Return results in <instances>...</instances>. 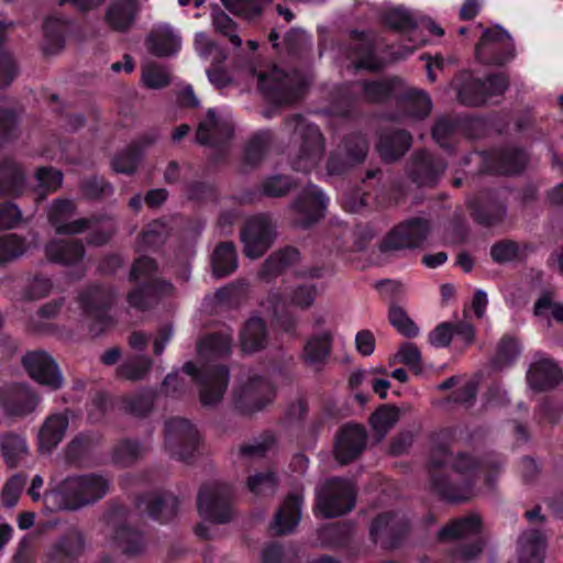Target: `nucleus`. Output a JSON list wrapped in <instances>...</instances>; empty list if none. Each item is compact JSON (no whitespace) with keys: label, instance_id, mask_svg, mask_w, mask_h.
I'll return each mask as SVG.
<instances>
[{"label":"nucleus","instance_id":"60","mask_svg":"<svg viewBox=\"0 0 563 563\" xmlns=\"http://www.w3.org/2000/svg\"><path fill=\"white\" fill-rule=\"evenodd\" d=\"M527 163L525 152L514 150L503 154L501 164L497 167V172L501 174H517L523 169Z\"/></svg>","mask_w":563,"mask_h":563},{"label":"nucleus","instance_id":"24","mask_svg":"<svg viewBox=\"0 0 563 563\" xmlns=\"http://www.w3.org/2000/svg\"><path fill=\"white\" fill-rule=\"evenodd\" d=\"M395 99L405 115L413 119L427 117L432 107L431 100L424 91L407 87L402 81Z\"/></svg>","mask_w":563,"mask_h":563},{"label":"nucleus","instance_id":"44","mask_svg":"<svg viewBox=\"0 0 563 563\" xmlns=\"http://www.w3.org/2000/svg\"><path fill=\"white\" fill-rule=\"evenodd\" d=\"M212 273L216 277H224L238 267V257L234 245L231 242L219 244L211 257Z\"/></svg>","mask_w":563,"mask_h":563},{"label":"nucleus","instance_id":"9","mask_svg":"<svg viewBox=\"0 0 563 563\" xmlns=\"http://www.w3.org/2000/svg\"><path fill=\"white\" fill-rule=\"evenodd\" d=\"M200 444L197 428L183 418H172L165 427V446L172 456L188 461Z\"/></svg>","mask_w":563,"mask_h":563},{"label":"nucleus","instance_id":"14","mask_svg":"<svg viewBox=\"0 0 563 563\" xmlns=\"http://www.w3.org/2000/svg\"><path fill=\"white\" fill-rule=\"evenodd\" d=\"M429 232V224L422 219H412L395 227L383 240V251H400L420 247Z\"/></svg>","mask_w":563,"mask_h":563},{"label":"nucleus","instance_id":"27","mask_svg":"<svg viewBox=\"0 0 563 563\" xmlns=\"http://www.w3.org/2000/svg\"><path fill=\"white\" fill-rule=\"evenodd\" d=\"M70 487L81 489V498L73 499L74 506H86L102 498L109 490V482L104 477L96 474L73 476L69 482Z\"/></svg>","mask_w":563,"mask_h":563},{"label":"nucleus","instance_id":"51","mask_svg":"<svg viewBox=\"0 0 563 563\" xmlns=\"http://www.w3.org/2000/svg\"><path fill=\"white\" fill-rule=\"evenodd\" d=\"M221 2L231 13L250 20L262 13L268 0H221Z\"/></svg>","mask_w":563,"mask_h":563},{"label":"nucleus","instance_id":"32","mask_svg":"<svg viewBox=\"0 0 563 563\" xmlns=\"http://www.w3.org/2000/svg\"><path fill=\"white\" fill-rule=\"evenodd\" d=\"M108 533L111 536V545L118 548L123 553L136 554L144 548L142 536L125 525H119L114 516L109 519Z\"/></svg>","mask_w":563,"mask_h":563},{"label":"nucleus","instance_id":"19","mask_svg":"<svg viewBox=\"0 0 563 563\" xmlns=\"http://www.w3.org/2000/svg\"><path fill=\"white\" fill-rule=\"evenodd\" d=\"M329 199L317 186H308L292 203L300 216V225L307 227L324 216Z\"/></svg>","mask_w":563,"mask_h":563},{"label":"nucleus","instance_id":"20","mask_svg":"<svg viewBox=\"0 0 563 563\" xmlns=\"http://www.w3.org/2000/svg\"><path fill=\"white\" fill-rule=\"evenodd\" d=\"M69 426L68 413L54 412L48 415L37 431V446L41 454H51L64 440Z\"/></svg>","mask_w":563,"mask_h":563},{"label":"nucleus","instance_id":"56","mask_svg":"<svg viewBox=\"0 0 563 563\" xmlns=\"http://www.w3.org/2000/svg\"><path fill=\"white\" fill-rule=\"evenodd\" d=\"M26 250L25 241L16 234L0 236V264L23 255Z\"/></svg>","mask_w":563,"mask_h":563},{"label":"nucleus","instance_id":"58","mask_svg":"<svg viewBox=\"0 0 563 563\" xmlns=\"http://www.w3.org/2000/svg\"><path fill=\"white\" fill-rule=\"evenodd\" d=\"M247 486L255 495H271L276 489V478L272 472L257 473L249 477Z\"/></svg>","mask_w":563,"mask_h":563},{"label":"nucleus","instance_id":"46","mask_svg":"<svg viewBox=\"0 0 563 563\" xmlns=\"http://www.w3.org/2000/svg\"><path fill=\"white\" fill-rule=\"evenodd\" d=\"M481 528V519L477 515L452 520L439 532V538L443 541L452 539L468 538L476 534Z\"/></svg>","mask_w":563,"mask_h":563},{"label":"nucleus","instance_id":"38","mask_svg":"<svg viewBox=\"0 0 563 563\" xmlns=\"http://www.w3.org/2000/svg\"><path fill=\"white\" fill-rule=\"evenodd\" d=\"M174 287L170 283L163 280H153L150 284L132 290L128 295V302L131 307L140 310L146 309L155 296H165L172 294Z\"/></svg>","mask_w":563,"mask_h":563},{"label":"nucleus","instance_id":"1","mask_svg":"<svg viewBox=\"0 0 563 563\" xmlns=\"http://www.w3.org/2000/svg\"><path fill=\"white\" fill-rule=\"evenodd\" d=\"M476 466L466 453L452 459L445 445H435L428 462L430 488L449 501L468 500L479 492L474 488Z\"/></svg>","mask_w":563,"mask_h":563},{"label":"nucleus","instance_id":"41","mask_svg":"<svg viewBox=\"0 0 563 563\" xmlns=\"http://www.w3.org/2000/svg\"><path fill=\"white\" fill-rule=\"evenodd\" d=\"M25 175L12 159L0 163V197L18 195L24 186Z\"/></svg>","mask_w":563,"mask_h":563},{"label":"nucleus","instance_id":"35","mask_svg":"<svg viewBox=\"0 0 563 563\" xmlns=\"http://www.w3.org/2000/svg\"><path fill=\"white\" fill-rule=\"evenodd\" d=\"M241 347L245 353H253L264 349L268 335L266 324L257 316L251 317L244 324L241 335Z\"/></svg>","mask_w":563,"mask_h":563},{"label":"nucleus","instance_id":"13","mask_svg":"<svg viewBox=\"0 0 563 563\" xmlns=\"http://www.w3.org/2000/svg\"><path fill=\"white\" fill-rule=\"evenodd\" d=\"M274 238V227L267 216L250 218L241 232L245 255L250 258L261 257L271 247Z\"/></svg>","mask_w":563,"mask_h":563},{"label":"nucleus","instance_id":"15","mask_svg":"<svg viewBox=\"0 0 563 563\" xmlns=\"http://www.w3.org/2000/svg\"><path fill=\"white\" fill-rule=\"evenodd\" d=\"M22 362L29 375L38 384L51 390L59 389L63 386L64 378L58 365L46 352H30Z\"/></svg>","mask_w":563,"mask_h":563},{"label":"nucleus","instance_id":"34","mask_svg":"<svg viewBox=\"0 0 563 563\" xmlns=\"http://www.w3.org/2000/svg\"><path fill=\"white\" fill-rule=\"evenodd\" d=\"M45 254L51 262L66 266L81 262L85 250L79 241H53L45 246Z\"/></svg>","mask_w":563,"mask_h":563},{"label":"nucleus","instance_id":"63","mask_svg":"<svg viewBox=\"0 0 563 563\" xmlns=\"http://www.w3.org/2000/svg\"><path fill=\"white\" fill-rule=\"evenodd\" d=\"M142 453L141 445L135 441H122L120 442L113 452V457L117 463L121 465H128L136 460Z\"/></svg>","mask_w":563,"mask_h":563},{"label":"nucleus","instance_id":"17","mask_svg":"<svg viewBox=\"0 0 563 563\" xmlns=\"http://www.w3.org/2000/svg\"><path fill=\"white\" fill-rule=\"evenodd\" d=\"M233 133V123L229 113L209 109L206 119L197 129V142L203 145L217 146L229 140Z\"/></svg>","mask_w":563,"mask_h":563},{"label":"nucleus","instance_id":"64","mask_svg":"<svg viewBox=\"0 0 563 563\" xmlns=\"http://www.w3.org/2000/svg\"><path fill=\"white\" fill-rule=\"evenodd\" d=\"M24 485L25 478L21 475H14L7 482L2 490V501L7 507L16 505Z\"/></svg>","mask_w":563,"mask_h":563},{"label":"nucleus","instance_id":"48","mask_svg":"<svg viewBox=\"0 0 563 563\" xmlns=\"http://www.w3.org/2000/svg\"><path fill=\"white\" fill-rule=\"evenodd\" d=\"M298 258V251L291 247L274 253L263 265L261 275L263 278H269L295 264Z\"/></svg>","mask_w":563,"mask_h":563},{"label":"nucleus","instance_id":"5","mask_svg":"<svg viewBox=\"0 0 563 563\" xmlns=\"http://www.w3.org/2000/svg\"><path fill=\"white\" fill-rule=\"evenodd\" d=\"M230 499V489L224 484L210 483L201 487L198 495V511L203 522L196 528V533L199 537L205 539L212 537L207 522L224 523L231 519Z\"/></svg>","mask_w":563,"mask_h":563},{"label":"nucleus","instance_id":"6","mask_svg":"<svg viewBox=\"0 0 563 563\" xmlns=\"http://www.w3.org/2000/svg\"><path fill=\"white\" fill-rule=\"evenodd\" d=\"M113 300V294L99 286H90L82 290L77 299L80 309L79 322L86 324L89 331L98 335L111 324L108 309Z\"/></svg>","mask_w":563,"mask_h":563},{"label":"nucleus","instance_id":"23","mask_svg":"<svg viewBox=\"0 0 563 563\" xmlns=\"http://www.w3.org/2000/svg\"><path fill=\"white\" fill-rule=\"evenodd\" d=\"M385 22L390 27L398 30L400 32H410V36L408 37V42L411 45H406L405 53H396L397 58H402L406 55L412 53L419 45L424 43V40L419 35V32L416 30L417 21L412 13L404 8H395L389 10L385 15Z\"/></svg>","mask_w":563,"mask_h":563},{"label":"nucleus","instance_id":"22","mask_svg":"<svg viewBox=\"0 0 563 563\" xmlns=\"http://www.w3.org/2000/svg\"><path fill=\"white\" fill-rule=\"evenodd\" d=\"M366 432L363 427L347 424L343 427L335 441V457L341 464L354 460L364 449Z\"/></svg>","mask_w":563,"mask_h":563},{"label":"nucleus","instance_id":"8","mask_svg":"<svg viewBox=\"0 0 563 563\" xmlns=\"http://www.w3.org/2000/svg\"><path fill=\"white\" fill-rule=\"evenodd\" d=\"M183 371L199 383L202 406H216L222 400L229 383V371L225 366L206 365L202 369H197L194 363L188 362Z\"/></svg>","mask_w":563,"mask_h":563},{"label":"nucleus","instance_id":"11","mask_svg":"<svg viewBox=\"0 0 563 563\" xmlns=\"http://www.w3.org/2000/svg\"><path fill=\"white\" fill-rule=\"evenodd\" d=\"M460 81L459 100L472 107L486 103L489 97L501 95L508 88V79L501 74L489 76L485 81L474 78L471 74H464Z\"/></svg>","mask_w":563,"mask_h":563},{"label":"nucleus","instance_id":"28","mask_svg":"<svg viewBox=\"0 0 563 563\" xmlns=\"http://www.w3.org/2000/svg\"><path fill=\"white\" fill-rule=\"evenodd\" d=\"M446 168V164L427 152L417 154L411 167L412 179L419 186H432Z\"/></svg>","mask_w":563,"mask_h":563},{"label":"nucleus","instance_id":"59","mask_svg":"<svg viewBox=\"0 0 563 563\" xmlns=\"http://www.w3.org/2000/svg\"><path fill=\"white\" fill-rule=\"evenodd\" d=\"M212 24L218 32L228 36L235 47H240L242 45L241 37L235 33L236 25L227 13L223 11L214 12L212 16Z\"/></svg>","mask_w":563,"mask_h":563},{"label":"nucleus","instance_id":"61","mask_svg":"<svg viewBox=\"0 0 563 563\" xmlns=\"http://www.w3.org/2000/svg\"><path fill=\"white\" fill-rule=\"evenodd\" d=\"M520 349L515 339L504 338L500 340L495 356V363L498 367L510 364L519 355Z\"/></svg>","mask_w":563,"mask_h":563},{"label":"nucleus","instance_id":"7","mask_svg":"<svg viewBox=\"0 0 563 563\" xmlns=\"http://www.w3.org/2000/svg\"><path fill=\"white\" fill-rule=\"evenodd\" d=\"M317 512L322 517L342 516L354 507L355 488L351 481L333 478L317 489Z\"/></svg>","mask_w":563,"mask_h":563},{"label":"nucleus","instance_id":"52","mask_svg":"<svg viewBox=\"0 0 563 563\" xmlns=\"http://www.w3.org/2000/svg\"><path fill=\"white\" fill-rule=\"evenodd\" d=\"M1 449L7 463L15 466L27 454V444L24 438L8 434L1 441Z\"/></svg>","mask_w":563,"mask_h":563},{"label":"nucleus","instance_id":"3","mask_svg":"<svg viewBox=\"0 0 563 563\" xmlns=\"http://www.w3.org/2000/svg\"><path fill=\"white\" fill-rule=\"evenodd\" d=\"M284 129L292 133L297 150L291 157L294 169L308 173L321 162L324 153V139L316 124L309 123L301 115L288 119Z\"/></svg>","mask_w":563,"mask_h":563},{"label":"nucleus","instance_id":"18","mask_svg":"<svg viewBox=\"0 0 563 563\" xmlns=\"http://www.w3.org/2000/svg\"><path fill=\"white\" fill-rule=\"evenodd\" d=\"M41 398L25 385H14L0 391V404L10 416L24 417L32 413Z\"/></svg>","mask_w":563,"mask_h":563},{"label":"nucleus","instance_id":"43","mask_svg":"<svg viewBox=\"0 0 563 563\" xmlns=\"http://www.w3.org/2000/svg\"><path fill=\"white\" fill-rule=\"evenodd\" d=\"M400 79H385L379 81L363 82L360 85L362 88L361 100L367 102H380L389 98H395L397 90L400 89Z\"/></svg>","mask_w":563,"mask_h":563},{"label":"nucleus","instance_id":"33","mask_svg":"<svg viewBox=\"0 0 563 563\" xmlns=\"http://www.w3.org/2000/svg\"><path fill=\"white\" fill-rule=\"evenodd\" d=\"M71 481L73 476H69L45 493L44 501L48 508L52 510H77L82 507L71 505L73 499L84 497L81 489L70 487L69 482Z\"/></svg>","mask_w":563,"mask_h":563},{"label":"nucleus","instance_id":"57","mask_svg":"<svg viewBox=\"0 0 563 563\" xmlns=\"http://www.w3.org/2000/svg\"><path fill=\"white\" fill-rule=\"evenodd\" d=\"M388 319L393 327H395L401 334L408 338H415L418 335V327L400 306H390Z\"/></svg>","mask_w":563,"mask_h":563},{"label":"nucleus","instance_id":"49","mask_svg":"<svg viewBox=\"0 0 563 563\" xmlns=\"http://www.w3.org/2000/svg\"><path fill=\"white\" fill-rule=\"evenodd\" d=\"M534 313L549 322L551 320L563 322V302L556 300L553 292L547 291L536 301Z\"/></svg>","mask_w":563,"mask_h":563},{"label":"nucleus","instance_id":"21","mask_svg":"<svg viewBox=\"0 0 563 563\" xmlns=\"http://www.w3.org/2000/svg\"><path fill=\"white\" fill-rule=\"evenodd\" d=\"M145 46L151 54L166 57L179 52L181 38L172 25L159 23L146 36Z\"/></svg>","mask_w":563,"mask_h":563},{"label":"nucleus","instance_id":"31","mask_svg":"<svg viewBox=\"0 0 563 563\" xmlns=\"http://www.w3.org/2000/svg\"><path fill=\"white\" fill-rule=\"evenodd\" d=\"M561 379L562 373L551 360L536 362L527 373L528 384L534 390L553 388Z\"/></svg>","mask_w":563,"mask_h":563},{"label":"nucleus","instance_id":"12","mask_svg":"<svg viewBox=\"0 0 563 563\" xmlns=\"http://www.w3.org/2000/svg\"><path fill=\"white\" fill-rule=\"evenodd\" d=\"M257 79L260 88L279 103L296 100L305 88V81L297 73L289 75L277 67L267 74H258Z\"/></svg>","mask_w":563,"mask_h":563},{"label":"nucleus","instance_id":"54","mask_svg":"<svg viewBox=\"0 0 563 563\" xmlns=\"http://www.w3.org/2000/svg\"><path fill=\"white\" fill-rule=\"evenodd\" d=\"M273 135L271 131H260L250 140L246 151L245 161L250 165L257 164L265 154L267 146L271 144Z\"/></svg>","mask_w":563,"mask_h":563},{"label":"nucleus","instance_id":"39","mask_svg":"<svg viewBox=\"0 0 563 563\" xmlns=\"http://www.w3.org/2000/svg\"><path fill=\"white\" fill-rule=\"evenodd\" d=\"M136 13L135 0H118L109 7L106 21L112 29L125 31L133 24Z\"/></svg>","mask_w":563,"mask_h":563},{"label":"nucleus","instance_id":"47","mask_svg":"<svg viewBox=\"0 0 563 563\" xmlns=\"http://www.w3.org/2000/svg\"><path fill=\"white\" fill-rule=\"evenodd\" d=\"M347 58L356 69L377 70L383 66V62L374 54L372 43L365 40H360L349 53Z\"/></svg>","mask_w":563,"mask_h":563},{"label":"nucleus","instance_id":"53","mask_svg":"<svg viewBox=\"0 0 563 563\" xmlns=\"http://www.w3.org/2000/svg\"><path fill=\"white\" fill-rule=\"evenodd\" d=\"M398 419L399 412L396 408L383 406L372 415L369 422L379 439H382L396 424Z\"/></svg>","mask_w":563,"mask_h":563},{"label":"nucleus","instance_id":"4","mask_svg":"<svg viewBox=\"0 0 563 563\" xmlns=\"http://www.w3.org/2000/svg\"><path fill=\"white\" fill-rule=\"evenodd\" d=\"M275 399L273 384L263 376L250 374L241 376L231 394L233 409L240 415L250 416L265 409Z\"/></svg>","mask_w":563,"mask_h":563},{"label":"nucleus","instance_id":"45","mask_svg":"<svg viewBox=\"0 0 563 563\" xmlns=\"http://www.w3.org/2000/svg\"><path fill=\"white\" fill-rule=\"evenodd\" d=\"M66 30L67 21L62 18L51 16L45 21L43 49L46 54H56L63 48Z\"/></svg>","mask_w":563,"mask_h":563},{"label":"nucleus","instance_id":"29","mask_svg":"<svg viewBox=\"0 0 563 563\" xmlns=\"http://www.w3.org/2000/svg\"><path fill=\"white\" fill-rule=\"evenodd\" d=\"M302 496L299 493L290 494L275 514L272 529L277 534L291 532L301 517Z\"/></svg>","mask_w":563,"mask_h":563},{"label":"nucleus","instance_id":"25","mask_svg":"<svg viewBox=\"0 0 563 563\" xmlns=\"http://www.w3.org/2000/svg\"><path fill=\"white\" fill-rule=\"evenodd\" d=\"M547 539L537 528L528 529L519 537L517 554L519 563H542L545 558Z\"/></svg>","mask_w":563,"mask_h":563},{"label":"nucleus","instance_id":"40","mask_svg":"<svg viewBox=\"0 0 563 563\" xmlns=\"http://www.w3.org/2000/svg\"><path fill=\"white\" fill-rule=\"evenodd\" d=\"M411 145V135L405 131H397L380 136L377 145L383 159L394 161L402 156Z\"/></svg>","mask_w":563,"mask_h":563},{"label":"nucleus","instance_id":"30","mask_svg":"<svg viewBox=\"0 0 563 563\" xmlns=\"http://www.w3.org/2000/svg\"><path fill=\"white\" fill-rule=\"evenodd\" d=\"M405 532L402 520L393 514L378 516L371 527V536L375 542L391 548L397 544V538Z\"/></svg>","mask_w":563,"mask_h":563},{"label":"nucleus","instance_id":"26","mask_svg":"<svg viewBox=\"0 0 563 563\" xmlns=\"http://www.w3.org/2000/svg\"><path fill=\"white\" fill-rule=\"evenodd\" d=\"M137 508L155 520L166 522L176 515L178 500L169 493L150 494L137 503Z\"/></svg>","mask_w":563,"mask_h":563},{"label":"nucleus","instance_id":"2","mask_svg":"<svg viewBox=\"0 0 563 563\" xmlns=\"http://www.w3.org/2000/svg\"><path fill=\"white\" fill-rule=\"evenodd\" d=\"M75 205L71 200L57 199L48 210V221L57 234H79L88 231V244L103 245L114 233L117 225L112 218L76 219Z\"/></svg>","mask_w":563,"mask_h":563},{"label":"nucleus","instance_id":"42","mask_svg":"<svg viewBox=\"0 0 563 563\" xmlns=\"http://www.w3.org/2000/svg\"><path fill=\"white\" fill-rule=\"evenodd\" d=\"M232 333L210 334L198 344V354L205 361L216 360L231 352Z\"/></svg>","mask_w":563,"mask_h":563},{"label":"nucleus","instance_id":"55","mask_svg":"<svg viewBox=\"0 0 563 563\" xmlns=\"http://www.w3.org/2000/svg\"><path fill=\"white\" fill-rule=\"evenodd\" d=\"M151 366L152 361L150 357L139 356L122 363L118 368V374L120 377L129 380H139L145 376Z\"/></svg>","mask_w":563,"mask_h":563},{"label":"nucleus","instance_id":"36","mask_svg":"<svg viewBox=\"0 0 563 563\" xmlns=\"http://www.w3.org/2000/svg\"><path fill=\"white\" fill-rule=\"evenodd\" d=\"M332 340V333L328 330L312 334L305 344L303 361L313 366L323 363L331 353Z\"/></svg>","mask_w":563,"mask_h":563},{"label":"nucleus","instance_id":"10","mask_svg":"<svg viewBox=\"0 0 563 563\" xmlns=\"http://www.w3.org/2000/svg\"><path fill=\"white\" fill-rule=\"evenodd\" d=\"M475 56L485 65H504L515 57V46L510 35L499 27L484 30L475 47Z\"/></svg>","mask_w":563,"mask_h":563},{"label":"nucleus","instance_id":"16","mask_svg":"<svg viewBox=\"0 0 563 563\" xmlns=\"http://www.w3.org/2000/svg\"><path fill=\"white\" fill-rule=\"evenodd\" d=\"M367 142L362 135H352L332 153L327 163L330 175L342 174L347 167L364 161L367 154Z\"/></svg>","mask_w":563,"mask_h":563},{"label":"nucleus","instance_id":"62","mask_svg":"<svg viewBox=\"0 0 563 563\" xmlns=\"http://www.w3.org/2000/svg\"><path fill=\"white\" fill-rule=\"evenodd\" d=\"M140 159L139 148L130 147L113 159V168L118 173L131 174L135 170Z\"/></svg>","mask_w":563,"mask_h":563},{"label":"nucleus","instance_id":"50","mask_svg":"<svg viewBox=\"0 0 563 563\" xmlns=\"http://www.w3.org/2000/svg\"><path fill=\"white\" fill-rule=\"evenodd\" d=\"M142 82L148 89H162L170 82V71L168 68L148 63L142 66Z\"/></svg>","mask_w":563,"mask_h":563},{"label":"nucleus","instance_id":"37","mask_svg":"<svg viewBox=\"0 0 563 563\" xmlns=\"http://www.w3.org/2000/svg\"><path fill=\"white\" fill-rule=\"evenodd\" d=\"M84 549V539L79 531L70 530L49 551L51 563H70Z\"/></svg>","mask_w":563,"mask_h":563}]
</instances>
